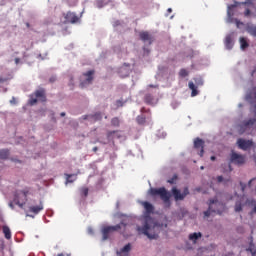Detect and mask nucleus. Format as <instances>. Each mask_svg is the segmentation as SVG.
<instances>
[{"label": "nucleus", "mask_w": 256, "mask_h": 256, "mask_svg": "<svg viewBox=\"0 0 256 256\" xmlns=\"http://www.w3.org/2000/svg\"><path fill=\"white\" fill-rule=\"evenodd\" d=\"M96 5L99 9H101V8L105 7L106 3L104 2V0H97Z\"/></svg>", "instance_id": "obj_37"}, {"label": "nucleus", "mask_w": 256, "mask_h": 256, "mask_svg": "<svg viewBox=\"0 0 256 256\" xmlns=\"http://www.w3.org/2000/svg\"><path fill=\"white\" fill-rule=\"evenodd\" d=\"M57 256H65L63 253L58 254ZM69 256V255H66Z\"/></svg>", "instance_id": "obj_56"}, {"label": "nucleus", "mask_w": 256, "mask_h": 256, "mask_svg": "<svg viewBox=\"0 0 256 256\" xmlns=\"http://www.w3.org/2000/svg\"><path fill=\"white\" fill-rule=\"evenodd\" d=\"M122 138V132L117 130V131H109L107 133V139L109 141H114L115 139H121Z\"/></svg>", "instance_id": "obj_15"}, {"label": "nucleus", "mask_w": 256, "mask_h": 256, "mask_svg": "<svg viewBox=\"0 0 256 256\" xmlns=\"http://www.w3.org/2000/svg\"><path fill=\"white\" fill-rule=\"evenodd\" d=\"M176 180H177V176L174 175V177H172V179L168 180V183L174 184Z\"/></svg>", "instance_id": "obj_40"}, {"label": "nucleus", "mask_w": 256, "mask_h": 256, "mask_svg": "<svg viewBox=\"0 0 256 256\" xmlns=\"http://www.w3.org/2000/svg\"><path fill=\"white\" fill-rule=\"evenodd\" d=\"M202 237V233L198 232V233H192L188 236V239H190V241H193L194 243H196V241Z\"/></svg>", "instance_id": "obj_25"}, {"label": "nucleus", "mask_w": 256, "mask_h": 256, "mask_svg": "<svg viewBox=\"0 0 256 256\" xmlns=\"http://www.w3.org/2000/svg\"><path fill=\"white\" fill-rule=\"evenodd\" d=\"M224 210L225 206L223 203H220L217 199H212L210 200V203H208V209L204 212V217L208 218L213 214L222 215Z\"/></svg>", "instance_id": "obj_2"}, {"label": "nucleus", "mask_w": 256, "mask_h": 256, "mask_svg": "<svg viewBox=\"0 0 256 256\" xmlns=\"http://www.w3.org/2000/svg\"><path fill=\"white\" fill-rule=\"evenodd\" d=\"M3 233H4L6 239H8V240L11 239L12 234H11L10 228L8 226H3Z\"/></svg>", "instance_id": "obj_27"}, {"label": "nucleus", "mask_w": 256, "mask_h": 256, "mask_svg": "<svg viewBox=\"0 0 256 256\" xmlns=\"http://www.w3.org/2000/svg\"><path fill=\"white\" fill-rule=\"evenodd\" d=\"M122 227L126 228L127 227V223H125L124 221H122L120 224L116 225V226H107L104 227L102 229V234H103V240H107L109 238L110 233L114 232V231H119Z\"/></svg>", "instance_id": "obj_6"}, {"label": "nucleus", "mask_w": 256, "mask_h": 256, "mask_svg": "<svg viewBox=\"0 0 256 256\" xmlns=\"http://www.w3.org/2000/svg\"><path fill=\"white\" fill-rule=\"evenodd\" d=\"M141 112H142V113H147V112H150V110H146V108H142V109H141Z\"/></svg>", "instance_id": "obj_45"}, {"label": "nucleus", "mask_w": 256, "mask_h": 256, "mask_svg": "<svg viewBox=\"0 0 256 256\" xmlns=\"http://www.w3.org/2000/svg\"><path fill=\"white\" fill-rule=\"evenodd\" d=\"M235 6H236V4H231V5L228 6V11H227L228 15H230V11H231L233 8H235Z\"/></svg>", "instance_id": "obj_42"}, {"label": "nucleus", "mask_w": 256, "mask_h": 256, "mask_svg": "<svg viewBox=\"0 0 256 256\" xmlns=\"http://www.w3.org/2000/svg\"><path fill=\"white\" fill-rule=\"evenodd\" d=\"M254 214H256V203H254L253 209L249 212L250 218H253Z\"/></svg>", "instance_id": "obj_38"}, {"label": "nucleus", "mask_w": 256, "mask_h": 256, "mask_svg": "<svg viewBox=\"0 0 256 256\" xmlns=\"http://www.w3.org/2000/svg\"><path fill=\"white\" fill-rule=\"evenodd\" d=\"M27 26L29 27V23H27Z\"/></svg>", "instance_id": "obj_63"}, {"label": "nucleus", "mask_w": 256, "mask_h": 256, "mask_svg": "<svg viewBox=\"0 0 256 256\" xmlns=\"http://www.w3.org/2000/svg\"><path fill=\"white\" fill-rule=\"evenodd\" d=\"M88 193H89L88 188H82V190H81V194H82V195H84L85 197H87V196H88Z\"/></svg>", "instance_id": "obj_39"}, {"label": "nucleus", "mask_w": 256, "mask_h": 256, "mask_svg": "<svg viewBox=\"0 0 256 256\" xmlns=\"http://www.w3.org/2000/svg\"><path fill=\"white\" fill-rule=\"evenodd\" d=\"M178 75H180V77H182V78H185V77L189 76V72L185 68H182V70H180V72H178Z\"/></svg>", "instance_id": "obj_33"}, {"label": "nucleus", "mask_w": 256, "mask_h": 256, "mask_svg": "<svg viewBox=\"0 0 256 256\" xmlns=\"http://www.w3.org/2000/svg\"><path fill=\"white\" fill-rule=\"evenodd\" d=\"M204 146H205V142L202 139L200 138L194 139V149L200 150V153H198L200 157H203L204 155Z\"/></svg>", "instance_id": "obj_13"}, {"label": "nucleus", "mask_w": 256, "mask_h": 256, "mask_svg": "<svg viewBox=\"0 0 256 256\" xmlns=\"http://www.w3.org/2000/svg\"><path fill=\"white\" fill-rule=\"evenodd\" d=\"M65 116H66L65 112H61V117H65Z\"/></svg>", "instance_id": "obj_53"}, {"label": "nucleus", "mask_w": 256, "mask_h": 256, "mask_svg": "<svg viewBox=\"0 0 256 256\" xmlns=\"http://www.w3.org/2000/svg\"><path fill=\"white\" fill-rule=\"evenodd\" d=\"M29 194V189L17 190L13 193L14 199L13 201L17 204L21 209H23L24 205L28 201L27 196Z\"/></svg>", "instance_id": "obj_4"}, {"label": "nucleus", "mask_w": 256, "mask_h": 256, "mask_svg": "<svg viewBox=\"0 0 256 256\" xmlns=\"http://www.w3.org/2000/svg\"><path fill=\"white\" fill-rule=\"evenodd\" d=\"M224 45L226 46L227 50H231L233 48L234 41L231 34L226 35V38L224 39Z\"/></svg>", "instance_id": "obj_18"}, {"label": "nucleus", "mask_w": 256, "mask_h": 256, "mask_svg": "<svg viewBox=\"0 0 256 256\" xmlns=\"http://www.w3.org/2000/svg\"><path fill=\"white\" fill-rule=\"evenodd\" d=\"M230 162L235 165L241 166V165L245 164L246 158L243 155H239L237 153H232L231 157H230Z\"/></svg>", "instance_id": "obj_9"}, {"label": "nucleus", "mask_w": 256, "mask_h": 256, "mask_svg": "<svg viewBox=\"0 0 256 256\" xmlns=\"http://www.w3.org/2000/svg\"><path fill=\"white\" fill-rule=\"evenodd\" d=\"M164 228H167V224H166V225H164Z\"/></svg>", "instance_id": "obj_61"}, {"label": "nucleus", "mask_w": 256, "mask_h": 256, "mask_svg": "<svg viewBox=\"0 0 256 256\" xmlns=\"http://www.w3.org/2000/svg\"><path fill=\"white\" fill-rule=\"evenodd\" d=\"M200 169H202V170H203V169H204V167H200Z\"/></svg>", "instance_id": "obj_62"}, {"label": "nucleus", "mask_w": 256, "mask_h": 256, "mask_svg": "<svg viewBox=\"0 0 256 256\" xmlns=\"http://www.w3.org/2000/svg\"><path fill=\"white\" fill-rule=\"evenodd\" d=\"M142 205L144 206V208H145V210H146V213H147L148 215H150L151 213H153L154 210H155L154 206H153L151 203H149V202H142Z\"/></svg>", "instance_id": "obj_23"}, {"label": "nucleus", "mask_w": 256, "mask_h": 256, "mask_svg": "<svg viewBox=\"0 0 256 256\" xmlns=\"http://www.w3.org/2000/svg\"><path fill=\"white\" fill-rule=\"evenodd\" d=\"M243 210L242 204L240 202L235 203L234 211L235 212H241Z\"/></svg>", "instance_id": "obj_35"}, {"label": "nucleus", "mask_w": 256, "mask_h": 256, "mask_svg": "<svg viewBox=\"0 0 256 256\" xmlns=\"http://www.w3.org/2000/svg\"><path fill=\"white\" fill-rule=\"evenodd\" d=\"M236 143L238 148L243 151L250 149L254 145L252 140H244V139H238Z\"/></svg>", "instance_id": "obj_10"}, {"label": "nucleus", "mask_w": 256, "mask_h": 256, "mask_svg": "<svg viewBox=\"0 0 256 256\" xmlns=\"http://www.w3.org/2000/svg\"><path fill=\"white\" fill-rule=\"evenodd\" d=\"M140 39L145 43L148 42L149 44H152L154 41L153 36L148 31H141Z\"/></svg>", "instance_id": "obj_14"}, {"label": "nucleus", "mask_w": 256, "mask_h": 256, "mask_svg": "<svg viewBox=\"0 0 256 256\" xmlns=\"http://www.w3.org/2000/svg\"><path fill=\"white\" fill-rule=\"evenodd\" d=\"M94 70H89L88 72H85L84 76L86 77V81L85 82H81V87L83 88L85 86V84H91L94 77Z\"/></svg>", "instance_id": "obj_16"}, {"label": "nucleus", "mask_w": 256, "mask_h": 256, "mask_svg": "<svg viewBox=\"0 0 256 256\" xmlns=\"http://www.w3.org/2000/svg\"><path fill=\"white\" fill-rule=\"evenodd\" d=\"M44 209L43 203L40 202L37 206H31L29 207V212L33 213L34 215H37L39 212H41Z\"/></svg>", "instance_id": "obj_20"}, {"label": "nucleus", "mask_w": 256, "mask_h": 256, "mask_svg": "<svg viewBox=\"0 0 256 256\" xmlns=\"http://www.w3.org/2000/svg\"><path fill=\"white\" fill-rule=\"evenodd\" d=\"M9 206H10L12 209H14L13 203H10Z\"/></svg>", "instance_id": "obj_55"}, {"label": "nucleus", "mask_w": 256, "mask_h": 256, "mask_svg": "<svg viewBox=\"0 0 256 256\" xmlns=\"http://www.w3.org/2000/svg\"><path fill=\"white\" fill-rule=\"evenodd\" d=\"M196 191L200 192V191H201V189H200V188H198V189H196Z\"/></svg>", "instance_id": "obj_59"}, {"label": "nucleus", "mask_w": 256, "mask_h": 256, "mask_svg": "<svg viewBox=\"0 0 256 256\" xmlns=\"http://www.w3.org/2000/svg\"><path fill=\"white\" fill-rule=\"evenodd\" d=\"M242 5L245 6V11H244L245 17L251 16V9H255V13H256V0H246L242 2Z\"/></svg>", "instance_id": "obj_7"}, {"label": "nucleus", "mask_w": 256, "mask_h": 256, "mask_svg": "<svg viewBox=\"0 0 256 256\" xmlns=\"http://www.w3.org/2000/svg\"><path fill=\"white\" fill-rule=\"evenodd\" d=\"M251 253L252 256H256V248L253 242L249 243V248L247 249Z\"/></svg>", "instance_id": "obj_30"}, {"label": "nucleus", "mask_w": 256, "mask_h": 256, "mask_svg": "<svg viewBox=\"0 0 256 256\" xmlns=\"http://www.w3.org/2000/svg\"><path fill=\"white\" fill-rule=\"evenodd\" d=\"M116 105H117V108H119V107H123L124 103L122 102V100H117Z\"/></svg>", "instance_id": "obj_41"}, {"label": "nucleus", "mask_w": 256, "mask_h": 256, "mask_svg": "<svg viewBox=\"0 0 256 256\" xmlns=\"http://www.w3.org/2000/svg\"><path fill=\"white\" fill-rule=\"evenodd\" d=\"M254 160H255V162H256V154L254 155Z\"/></svg>", "instance_id": "obj_60"}, {"label": "nucleus", "mask_w": 256, "mask_h": 256, "mask_svg": "<svg viewBox=\"0 0 256 256\" xmlns=\"http://www.w3.org/2000/svg\"><path fill=\"white\" fill-rule=\"evenodd\" d=\"M216 181H218V183H224V186H227L228 183L232 182L231 177L224 179L222 176L216 177Z\"/></svg>", "instance_id": "obj_26"}, {"label": "nucleus", "mask_w": 256, "mask_h": 256, "mask_svg": "<svg viewBox=\"0 0 256 256\" xmlns=\"http://www.w3.org/2000/svg\"><path fill=\"white\" fill-rule=\"evenodd\" d=\"M93 151L96 153L98 151V147H94Z\"/></svg>", "instance_id": "obj_50"}, {"label": "nucleus", "mask_w": 256, "mask_h": 256, "mask_svg": "<svg viewBox=\"0 0 256 256\" xmlns=\"http://www.w3.org/2000/svg\"><path fill=\"white\" fill-rule=\"evenodd\" d=\"M66 177H67L66 184L73 183L77 179V175L75 174H71V175L67 174Z\"/></svg>", "instance_id": "obj_28"}, {"label": "nucleus", "mask_w": 256, "mask_h": 256, "mask_svg": "<svg viewBox=\"0 0 256 256\" xmlns=\"http://www.w3.org/2000/svg\"><path fill=\"white\" fill-rule=\"evenodd\" d=\"M253 182H256V178H255V179L250 180V181L248 182V186H249V187H251V184H252Z\"/></svg>", "instance_id": "obj_44"}, {"label": "nucleus", "mask_w": 256, "mask_h": 256, "mask_svg": "<svg viewBox=\"0 0 256 256\" xmlns=\"http://www.w3.org/2000/svg\"><path fill=\"white\" fill-rule=\"evenodd\" d=\"M254 71H256V66H255V70Z\"/></svg>", "instance_id": "obj_64"}, {"label": "nucleus", "mask_w": 256, "mask_h": 256, "mask_svg": "<svg viewBox=\"0 0 256 256\" xmlns=\"http://www.w3.org/2000/svg\"><path fill=\"white\" fill-rule=\"evenodd\" d=\"M252 100H256V86L249 90L248 94H246V101L251 102Z\"/></svg>", "instance_id": "obj_22"}, {"label": "nucleus", "mask_w": 256, "mask_h": 256, "mask_svg": "<svg viewBox=\"0 0 256 256\" xmlns=\"http://www.w3.org/2000/svg\"><path fill=\"white\" fill-rule=\"evenodd\" d=\"M254 125H256V118L242 122L241 128L244 130L251 129Z\"/></svg>", "instance_id": "obj_19"}, {"label": "nucleus", "mask_w": 256, "mask_h": 256, "mask_svg": "<svg viewBox=\"0 0 256 256\" xmlns=\"http://www.w3.org/2000/svg\"><path fill=\"white\" fill-rule=\"evenodd\" d=\"M150 88H157L158 86H154V84L149 85Z\"/></svg>", "instance_id": "obj_48"}, {"label": "nucleus", "mask_w": 256, "mask_h": 256, "mask_svg": "<svg viewBox=\"0 0 256 256\" xmlns=\"http://www.w3.org/2000/svg\"><path fill=\"white\" fill-rule=\"evenodd\" d=\"M111 124H112V126H114V127H119V126H120V120H119V118H117V117L113 118V119L111 120Z\"/></svg>", "instance_id": "obj_34"}, {"label": "nucleus", "mask_w": 256, "mask_h": 256, "mask_svg": "<svg viewBox=\"0 0 256 256\" xmlns=\"http://www.w3.org/2000/svg\"><path fill=\"white\" fill-rule=\"evenodd\" d=\"M83 119L84 120L89 119L93 122L100 121V120H102V114H101V112H96L95 114H88L86 116H83Z\"/></svg>", "instance_id": "obj_17"}, {"label": "nucleus", "mask_w": 256, "mask_h": 256, "mask_svg": "<svg viewBox=\"0 0 256 256\" xmlns=\"http://www.w3.org/2000/svg\"><path fill=\"white\" fill-rule=\"evenodd\" d=\"M50 82L51 83L55 82V78H50Z\"/></svg>", "instance_id": "obj_52"}, {"label": "nucleus", "mask_w": 256, "mask_h": 256, "mask_svg": "<svg viewBox=\"0 0 256 256\" xmlns=\"http://www.w3.org/2000/svg\"><path fill=\"white\" fill-rule=\"evenodd\" d=\"M137 122H138V124H140V125L145 124V123H146V118H145V116H138V117H137Z\"/></svg>", "instance_id": "obj_36"}, {"label": "nucleus", "mask_w": 256, "mask_h": 256, "mask_svg": "<svg viewBox=\"0 0 256 256\" xmlns=\"http://www.w3.org/2000/svg\"><path fill=\"white\" fill-rule=\"evenodd\" d=\"M247 32L253 36V37H256V26H249L247 28Z\"/></svg>", "instance_id": "obj_32"}, {"label": "nucleus", "mask_w": 256, "mask_h": 256, "mask_svg": "<svg viewBox=\"0 0 256 256\" xmlns=\"http://www.w3.org/2000/svg\"><path fill=\"white\" fill-rule=\"evenodd\" d=\"M149 193L153 197L160 196L164 204H170L171 194L164 187L159 189L151 188Z\"/></svg>", "instance_id": "obj_5"}, {"label": "nucleus", "mask_w": 256, "mask_h": 256, "mask_svg": "<svg viewBox=\"0 0 256 256\" xmlns=\"http://www.w3.org/2000/svg\"><path fill=\"white\" fill-rule=\"evenodd\" d=\"M6 81V78H1L0 76V83H4Z\"/></svg>", "instance_id": "obj_47"}, {"label": "nucleus", "mask_w": 256, "mask_h": 256, "mask_svg": "<svg viewBox=\"0 0 256 256\" xmlns=\"http://www.w3.org/2000/svg\"><path fill=\"white\" fill-rule=\"evenodd\" d=\"M163 225L158 224L152 217L146 216L143 227H138L137 230L149 239H157Z\"/></svg>", "instance_id": "obj_1"}, {"label": "nucleus", "mask_w": 256, "mask_h": 256, "mask_svg": "<svg viewBox=\"0 0 256 256\" xmlns=\"http://www.w3.org/2000/svg\"><path fill=\"white\" fill-rule=\"evenodd\" d=\"M79 21V17L74 12H67L65 14V23L66 24H75Z\"/></svg>", "instance_id": "obj_12"}, {"label": "nucleus", "mask_w": 256, "mask_h": 256, "mask_svg": "<svg viewBox=\"0 0 256 256\" xmlns=\"http://www.w3.org/2000/svg\"><path fill=\"white\" fill-rule=\"evenodd\" d=\"M239 42H240V48L242 50H245L249 47V43L245 37H240Z\"/></svg>", "instance_id": "obj_24"}, {"label": "nucleus", "mask_w": 256, "mask_h": 256, "mask_svg": "<svg viewBox=\"0 0 256 256\" xmlns=\"http://www.w3.org/2000/svg\"><path fill=\"white\" fill-rule=\"evenodd\" d=\"M19 58H15V62H16V64H18L19 63Z\"/></svg>", "instance_id": "obj_54"}, {"label": "nucleus", "mask_w": 256, "mask_h": 256, "mask_svg": "<svg viewBox=\"0 0 256 256\" xmlns=\"http://www.w3.org/2000/svg\"><path fill=\"white\" fill-rule=\"evenodd\" d=\"M239 184H240V186H241L242 192H244V191H245V188H246V185L243 184L242 182H240Z\"/></svg>", "instance_id": "obj_43"}, {"label": "nucleus", "mask_w": 256, "mask_h": 256, "mask_svg": "<svg viewBox=\"0 0 256 256\" xmlns=\"http://www.w3.org/2000/svg\"><path fill=\"white\" fill-rule=\"evenodd\" d=\"M88 231H89L90 234H93V229L89 228Z\"/></svg>", "instance_id": "obj_51"}, {"label": "nucleus", "mask_w": 256, "mask_h": 256, "mask_svg": "<svg viewBox=\"0 0 256 256\" xmlns=\"http://www.w3.org/2000/svg\"><path fill=\"white\" fill-rule=\"evenodd\" d=\"M168 12L171 13L172 12V8H168Z\"/></svg>", "instance_id": "obj_57"}, {"label": "nucleus", "mask_w": 256, "mask_h": 256, "mask_svg": "<svg viewBox=\"0 0 256 256\" xmlns=\"http://www.w3.org/2000/svg\"><path fill=\"white\" fill-rule=\"evenodd\" d=\"M189 195V189L186 187L184 188V192H180L176 187L172 188V196H174V200L182 201L185 197Z\"/></svg>", "instance_id": "obj_8"}, {"label": "nucleus", "mask_w": 256, "mask_h": 256, "mask_svg": "<svg viewBox=\"0 0 256 256\" xmlns=\"http://www.w3.org/2000/svg\"><path fill=\"white\" fill-rule=\"evenodd\" d=\"M29 98V104L31 106L36 105L38 101L45 103L47 101L45 88H39L38 90H35L33 94H30Z\"/></svg>", "instance_id": "obj_3"}, {"label": "nucleus", "mask_w": 256, "mask_h": 256, "mask_svg": "<svg viewBox=\"0 0 256 256\" xmlns=\"http://www.w3.org/2000/svg\"><path fill=\"white\" fill-rule=\"evenodd\" d=\"M210 160L215 161V160H216V157H215V156H212V157H210Z\"/></svg>", "instance_id": "obj_49"}, {"label": "nucleus", "mask_w": 256, "mask_h": 256, "mask_svg": "<svg viewBox=\"0 0 256 256\" xmlns=\"http://www.w3.org/2000/svg\"><path fill=\"white\" fill-rule=\"evenodd\" d=\"M27 217H32V218H34V216H32V215H29V214H27Z\"/></svg>", "instance_id": "obj_58"}, {"label": "nucleus", "mask_w": 256, "mask_h": 256, "mask_svg": "<svg viewBox=\"0 0 256 256\" xmlns=\"http://www.w3.org/2000/svg\"><path fill=\"white\" fill-rule=\"evenodd\" d=\"M145 102L148 105H152L154 103V96H152V94H146L145 96Z\"/></svg>", "instance_id": "obj_29"}, {"label": "nucleus", "mask_w": 256, "mask_h": 256, "mask_svg": "<svg viewBox=\"0 0 256 256\" xmlns=\"http://www.w3.org/2000/svg\"><path fill=\"white\" fill-rule=\"evenodd\" d=\"M194 81H196V86H195L194 82H188V88H190V90H192V94H191L192 97H196L199 94L197 88L199 86H203V84H204L203 80H194Z\"/></svg>", "instance_id": "obj_11"}, {"label": "nucleus", "mask_w": 256, "mask_h": 256, "mask_svg": "<svg viewBox=\"0 0 256 256\" xmlns=\"http://www.w3.org/2000/svg\"><path fill=\"white\" fill-rule=\"evenodd\" d=\"M131 251V244H127L124 248L117 252L118 256H128Z\"/></svg>", "instance_id": "obj_21"}, {"label": "nucleus", "mask_w": 256, "mask_h": 256, "mask_svg": "<svg viewBox=\"0 0 256 256\" xmlns=\"http://www.w3.org/2000/svg\"><path fill=\"white\" fill-rule=\"evenodd\" d=\"M9 157L8 150H0V159L6 160Z\"/></svg>", "instance_id": "obj_31"}, {"label": "nucleus", "mask_w": 256, "mask_h": 256, "mask_svg": "<svg viewBox=\"0 0 256 256\" xmlns=\"http://www.w3.org/2000/svg\"><path fill=\"white\" fill-rule=\"evenodd\" d=\"M10 103H11V104H15V103H16V100H15L14 97L12 98V100H10Z\"/></svg>", "instance_id": "obj_46"}]
</instances>
